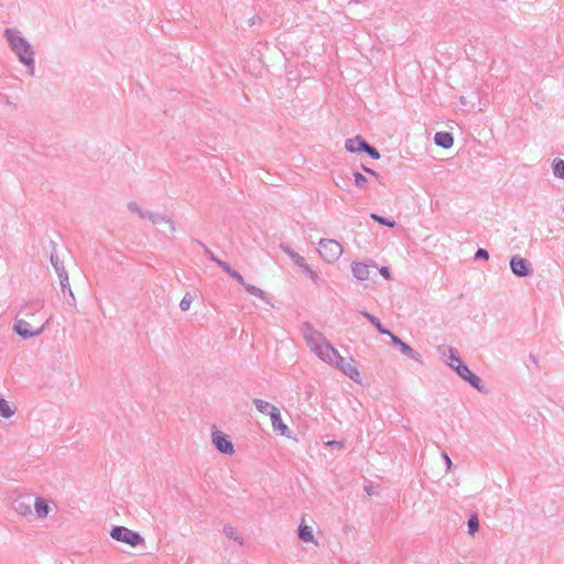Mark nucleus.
<instances>
[{
  "label": "nucleus",
  "instance_id": "28",
  "mask_svg": "<svg viewBox=\"0 0 564 564\" xmlns=\"http://www.w3.org/2000/svg\"><path fill=\"white\" fill-rule=\"evenodd\" d=\"M352 176H354L355 185L358 188H362L364 189V188L368 187V180H367V177L364 174H361L360 172H354Z\"/></svg>",
  "mask_w": 564,
  "mask_h": 564
},
{
  "label": "nucleus",
  "instance_id": "31",
  "mask_svg": "<svg viewBox=\"0 0 564 564\" xmlns=\"http://www.w3.org/2000/svg\"><path fill=\"white\" fill-rule=\"evenodd\" d=\"M370 217L375 221L379 223L380 225H383V226H387V227H390V228H393L397 225L394 220L386 218V217H382V216L377 215V214H371Z\"/></svg>",
  "mask_w": 564,
  "mask_h": 564
},
{
  "label": "nucleus",
  "instance_id": "9",
  "mask_svg": "<svg viewBox=\"0 0 564 564\" xmlns=\"http://www.w3.org/2000/svg\"><path fill=\"white\" fill-rule=\"evenodd\" d=\"M454 370L462 379L467 381L473 388L482 392L484 387L481 384V379L475 373H473L464 362H458Z\"/></svg>",
  "mask_w": 564,
  "mask_h": 564
},
{
  "label": "nucleus",
  "instance_id": "18",
  "mask_svg": "<svg viewBox=\"0 0 564 564\" xmlns=\"http://www.w3.org/2000/svg\"><path fill=\"white\" fill-rule=\"evenodd\" d=\"M280 249L285 253L288 254L293 261L294 263L297 265V267H304V263H305V259L304 257L300 256L299 253H296L291 247H289L288 245H284V243H281L280 245Z\"/></svg>",
  "mask_w": 564,
  "mask_h": 564
},
{
  "label": "nucleus",
  "instance_id": "29",
  "mask_svg": "<svg viewBox=\"0 0 564 564\" xmlns=\"http://www.w3.org/2000/svg\"><path fill=\"white\" fill-rule=\"evenodd\" d=\"M467 527H468V533L470 535H474L476 532H478V530H479V520H478L477 514H473V516L469 517L468 522H467Z\"/></svg>",
  "mask_w": 564,
  "mask_h": 564
},
{
  "label": "nucleus",
  "instance_id": "13",
  "mask_svg": "<svg viewBox=\"0 0 564 564\" xmlns=\"http://www.w3.org/2000/svg\"><path fill=\"white\" fill-rule=\"evenodd\" d=\"M270 419H271L272 427L275 432H279L281 435L289 434L290 430H289L288 425L283 423L279 409H272Z\"/></svg>",
  "mask_w": 564,
  "mask_h": 564
},
{
  "label": "nucleus",
  "instance_id": "21",
  "mask_svg": "<svg viewBox=\"0 0 564 564\" xmlns=\"http://www.w3.org/2000/svg\"><path fill=\"white\" fill-rule=\"evenodd\" d=\"M17 408L11 405L4 398H0V416L10 419L15 414Z\"/></svg>",
  "mask_w": 564,
  "mask_h": 564
},
{
  "label": "nucleus",
  "instance_id": "17",
  "mask_svg": "<svg viewBox=\"0 0 564 564\" xmlns=\"http://www.w3.org/2000/svg\"><path fill=\"white\" fill-rule=\"evenodd\" d=\"M368 144L361 137L357 135L345 141V148L347 151L351 153L364 151L365 148L362 145Z\"/></svg>",
  "mask_w": 564,
  "mask_h": 564
},
{
  "label": "nucleus",
  "instance_id": "30",
  "mask_svg": "<svg viewBox=\"0 0 564 564\" xmlns=\"http://www.w3.org/2000/svg\"><path fill=\"white\" fill-rule=\"evenodd\" d=\"M59 279V284H61V289L63 292H68L70 299L73 302H75V296H74V293L70 289V284H69V280H68V275H63L62 278H58Z\"/></svg>",
  "mask_w": 564,
  "mask_h": 564
},
{
  "label": "nucleus",
  "instance_id": "38",
  "mask_svg": "<svg viewBox=\"0 0 564 564\" xmlns=\"http://www.w3.org/2000/svg\"><path fill=\"white\" fill-rule=\"evenodd\" d=\"M204 253L208 257V259L217 264L218 259L207 247H204Z\"/></svg>",
  "mask_w": 564,
  "mask_h": 564
},
{
  "label": "nucleus",
  "instance_id": "3",
  "mask_svg": "<svg viewBox=\"0 0 564 564\" xmlns=\"http://www.w3.org/2000/svg\"><path fill=\"white\" fill-rule=\"evenodd\" d=\"M127 207L129 212L137 214L140 218H148L152 224L156 226H166L170 232L175 230L174 224L171 219L160 214L144 212L135 202L128 203Z\"/></svg>",
  "mask_w": 564,
  "mask_h": 564
},
{
  "label": "nucleus",
  "instance_id": "16",
  "mask_svg": "<svg viewBox=\"0 0 564 564\" xmlns=\"http://www.w3.org/2000/svg\"><path fill=\"white\" fill-rule=\"evenodd\" d=\"M434 142L436 145L443 148V149H449L453 147L454 138L452 133L449 132H436L434 135Z\"/></svg>",
  "mask_w": 564,
  "mask_h": 564
},
{
  "label": "nucleus",
  "instance_id": "44",
  "mask_svg": "<svg viewBox=\"0 0 564 564\" xmlns=\"http://www.w3.org/2000/svg\"><path fill=\"white\" fill-rule=\"evenodd\" d=\"M362 314V316H365L371 324L375 323L376 321V316L368 313L367 311H361L360 312Z\"/></svg>",
  "mask_w": 564,
  "mask_h": 564
},
{
  "label": "nucleus",
  "instance_id": "33",
  "mask_svg": "<svg viewBox=\"0 0 564 564\" xmlns=\"http://www.w3.org/2000/svg\"><path fill=\"white\" fill-rule=\"evenodd\" d=\"M362 147L365 148L364 152L368 153L369 156H371L372 159L378 160L380 158V153L378 152V150L371 147L369 143Z\"/></svg>",
  "mask_w": 564,
  "mask_h": 564
},
{
  "label": "nucleus",
  "instance_id": "41",
  "mask_svg": "<svg viewBox=\"0 0 564 564\" xmlns=\"http://www.w3.org/2000/svg\"><path fill=\"white\" fill-rule=\"evenodd\" d=\"M379 273H380V274H381L386 280H390V279H391L389 268H387V267H381V268L379 269Z\"/></svg>",
  "mask_w": 564,
  "mask_h": 564
},
{
  "label": "nucleus",
  "instance_id": "11",
  "mask_svg": "<svg viewBox=\"0 0 564 564\" xmlns=\"http://www.w3.org/2000/svg\"><path fill=\"white\" fill-rule=\"evenodd\" d=\"M43 307V301L40 299L31 300L24 303L17 316L23 317V318H31L34 317L37 312H40Z\"/></svg>",
  "mask_w": 564,
  "mask_h": 564
},
{
  "label": "nucleus",
  "instance_id": "1",
  "mask_svg": "<svg viewBox=\"0 0 564 564\" xmlns=\"http://www.w3.org/2000/svg\"><path fill=\"white\" fill-rule=\"evenodd\" d=\"M301 333L311 351L315 354L322 361L333 365L338 357V350L332 346L326 337L313 327L310 322L301 325Z\"/></svg>",
  "mask_w": 564,
  "mask_h": 564
},
{
  "label": "nucleus",
  "instance_id": "36",
  "mask_svg": "<svg viewBox=\"0 0 564 564\" xmlns=\"http://www.w3.org/2000/svg\"><path fill=\"white\" fill-rule=\"evenodd\" d=\"M372 325L377 328V330L380 334H384V335L390 336L391 332L389 329L384 328L377 317H376L375 323H372Z\"/></svg>",
  "mask_w": 564,
  "mask_h": 564
},
{
  "label": "nucleus",
  "instance_id": "2",
  "mask_svg": "<svg viewBox=\"0 0 564 564\" xmlns=\"http://www.w3.org/2000/svg\"><path fill=\"white\" fill-rule=\"evenodd\" d=\"M4 37L7 39L11 51L15 54L19 62L26 68L29 76L35 75V52L29 41L22 36L17 29H6Z\"/></svg>",
  "mask_w": 564,
  "mask_h": 564
},
{
  "label": "nucleus",
  "instance_id": "6",
  "mask_svg": "<svg viewBox=\"0 0 564 564\" xmlns=\"http://www.w3.org/2000/svg\"><path fill=\"white\" fill-rule=\"evenodd\" d=\"M110 536L113 540L127 543L130 546H137L144 541L139 533L121 525H115L110 531Z\"/></svg>",
  "mask_w": 564,
  "mask_h": 564
},
{
  "label": "nucleus",
  "instance_id": "12",
  "mask_svg": "<svg viewBox=\"0 0 564 564\" xmlns=\"http://www.w3.org/2000/svg\"><path fill=\"white\" fill-rule=\"evenodd\" d=\"M391 341L400 348L402 354L408 356L411 359L420 360L421 355L415 351L411 346H409L406 343L402 341L398 336H395L393 333L390 334Z\"/></svg>",
  "mask_w": 564,
  "mask_h": 564
},
{
  "label": "nucleus",
  "instance_id": "5",
  "mask_svg": "<svg viewBox=\"0 0 564 564\" xmlns=\"http://www.w3.org/2000/svg\"><path fill=\"white\" fill-rule=\"evenodd\" d=\"M44 327L45 324H42L41 326H34L25 318L15 316L12 329L23 339H30L41 335L44 330Z\"/></svg>",
  "mask_w": 564,
  "mask_h": 564
},
{
  "label": "nucleus",
  "instance_id": "46",
  "mask_svg": "<svg viewBox=\"0 0 564 564\" xmlns=\"http://www.w3.org/2000/svg\"><path fill=\"white\" fill-rule=\"evenodd\" d=\"M364 170H365L367 173H369V174H371V175H373V176H376V177H378V176H379V175H378V173H376V172H375L373 170H371V169H368V167L364 166Z\"/></svg>",
  "mask_w": 564,
  "mask_h": 564
},
{
  "label": "nucleus",
  "instance_id": "32",
  "mask_svg": "<svg viewBox=\"0 0 564 564\" xmlns=\"http://www.w3.org/2000/svg\"><path fill=\"white\" fill-rule=\"evenodd\" d=\"M193 302V296L191 295V293H186L183 299L181 300L180 302V308L183 311V312H186L189 310L191 307V304Z\"/></svg>",
  "mask_w": 564,
  "mask_h": 564
},
{
  "label": "nucleus",
  "instance_id": "27",
  "mask_svg": "<svg viewBox=\"0 0 564 564\" xmlns=\"http://www.w3.org/2000/svg\"><path fill=\"white\" fill-rule=\"evenodd\" d=\"M447 351H448V360L446 361V364L451 368L455 369L456 365H458V362H463V361L460 360L459 356L457 355L456 350L453 347H448Z\"/></svg>",
  "mask_w": 564,
  "mask_h": 564
},
{
  "label": "nucleus",
  "instance_id": "7",
  "mask_svg": "<svg viewBox=\"0 0 564 564\" xmlns=\"http://www.w3.org/2000/svg\"><path fill=\"white\" fill-rule=\"evenodd\" d=\"M332 366L339 369L343 373H345L355 382H360V373L356 368L355 360L352 358L346 359L343 356H340V354H338L336 361H334Z\"/></svg>",
  "mask_w": 564,
  "mask_h": 564
},
{
  "label": "nucleus",
  "instance_id": "45",
  "mask_svg": "<svg viewBox=\"0 0 564 564\" xmlns=\"http://www.w3.org/2000/svg\"><path fill=\"white\" fill-rule=\"evenodd\" d=\"M327 444L330 445V446L343 447V443L341 442H337V441H332V442H328Z\"/></svg>",
  "mask_w": 564,
  "mask_h": 564
},
{
  "label": "nucleus",
  "instance_id": "4",
  "mask_svg": "<svg viewBox=\"0 0 564 564\" xmlns=\"http://www.w3.org/2000/svg\"><path fill=\"white\" fill-rule=\"evenodd\" d=\"M318 252L325 261L332 263L340 258L343 254V247L334 239L323 238L318 242Z\"/></svg>",
  "mask_w": 564,
  "mask_h": 564
},
{
  "label": "nucleus",
  "instance_id": "15",
  "mask_svg": "<svg viewBox=\"0 0 564 564\" xmlns=\"http://www.w3.org/2000/svg\"><path fill=\"white\" fill-rule=\"evenodd\" d=\"M223 533L225 536L229 540H232L234 542L238 543L239 545H242L245 540L240 531L234 527L232 524H225L223 528Z\"/></svg>",
  "mask_w": 564,
  "mask_h": 564
},
{
  "label": "nucleus",
  "instance_id": "23",
  "mask_svg": "<svg viewBox=\"0 0 564 564\" xmlns=\"http://www.w3.org/2000/svg\"><path fill=\"white\" fill-rule=\"evenodd\" d=\"M299 538L306 543H315V538L311 527L301 524L299 528Z\"/></svg>",
  "mask_w": 564,
  "mask_h": 564
},
{
  "label": "nucleus",
  "instance_id": "34",
  "mask_svg": "<svg viewBox=\"0 0 564 564\" xmlns=\"http://www.w3.org/2000/svg\"><path fill=\"white\" fill-rule=\"evenodd\" d=\"M301 269L307 274V276L313 280L314 282H316V280L318 279V274L312 270L307 264L306 262L304 263V267H301Z\"/></svg>",
  "mask_w": 564,
  "mask_h": 564
},
{
  "label": "nucleus",
  "instance_id": "40",
  "mask_svg": "<svg viewBox=\"0 0 564 564\" xmlns=\"http://www.w3.org/2000/svg\"><path fill=\"white\" fill-rule=\"evenodd\" d=\"M217 265H218V267H220V268H221L226 273H228V274H230V272L234 270V269H231V268L229 267V264H228V263H226V262H224V261H221V260L217 261Z\"/></svg>",
  "mask_w": 564,
  "mask_h": 564
},
{
  "label": "nucleus",
  "instance_id": "35",
  "mask_svg": "<svg viewBox=\"0 0 564 564\" xmlns=\"http://www.w3.org/2000/svg\"><path fill=\"white\" fill-rule=\"evenodd\" d=\"M475 259L476 260H488L489 253L486 249L479 248L475 253Z\"/></svg>",
  "mask_w": 564,
  "mask_h": 564
},
{
  "label": "nucleus",
  "instance_id": "25",
  "mask_svg": "<svg viewBox=\"0 0 564 564\" xmlns=\"http://www.w3.org/2000/svg\"><path fill=\"white\" fill-rule=\"evenodd\" d=\"M253 404L256 405V409L262 413V414H268L269 416L271 415L272 413V409H278L276 406L272 405L271 403L264 401V400H261V399H254L253 400Z\"/></svg>",
  "mask_w": 564,
  "mask_h": 564
},
{
  "label": "nucleus",
  "instance_id": "42",
  "mask_svg": "<svg viewBox=\"0 0 564 564\" xmlns=\"http://www.w3.org/2000/svg\"><path fill=\"white\" fill-rule=\"evenodd\" d=\"M0 99H1V101H2L4 105H7V106H9V107H11V108H14V107H15V106L13 105V102H11L10 98H9L7 95L0 94Z\"/></svg>",
  "mask_w": 564,
  "mask_h": 564
},
{
  "label": "nucleus",
  "instance_id": "47",
  "mask_svg": "<svg viewBox=\"0 0 564 564\" xmlns=\"http://www.w3.org/2000/svg\"><path fill=\"white\" fill-rule=\"evenodd\" d=\"M530 357H531V361L536 362V359H535V357L533 355H531Z\"/></svg>",
  "mask_w": 564,
  "mask_h": 564
},
{
  "label": "nucleus",
  "instance_id": "39",
  "mask_svg": "<svg viewBox=\"0 0 564 564\" xmlns=\"http://www.w3.org/2000/svg\"><path fill=\"white\" fill-rule=\"evenodd\" d=\"M441 456H442L443 460L446 464V469L451 470V468L453 466V463H452V459L449 458L448 454L443 452Z\"/></svg>",
  "mask_w": 564,
  "mask_h": 564
},
{
  "label": "nucleus",
  "instance_id": "20",
  "mask_svg": "<svg viewBox=\"0 0 564 564\" xmlns=\"http://www.w3.org/2000/svg\"><path fill=\"white\" fill-rule=\"evenodd\" d=\"M13 509L22 516H26L31 513V502L30 498L28 501L23 498L15 499L13 502Z\"/></svg>",
  "mask_w": 564,
  "mask_h": 564
},
{
  "label": "nucleus",
  "instance_id": "26",
  "mask_svg": "<svg viewBox=\"0 0 564 564\" xmlns=\"http://www.w3.org/2000/svg\"><path fill=\"white\" fill-rule=\"evenodd\" d=\"M552 170L554 176L564 180V161L561 159H555L552 163Z\"/></svg>",
  "mask_w": 564,
  "mask_h": 564
},
{
  "label": "nucleus",
  "instance_id": "8",
  "mask_svg": "<svg viewBox=\"0 0 564 564\" xmlns=\"http://www.w3.org/2000/svg\"><path fill=\"white\" fill-rule=\"evenodd\" d=\"M510 269L519 278H525L533 273L531 263L520 256H513L510 259Z\"/></svg>",
  "mask_w": 564,
  "mask_h": 564
},
{
  "label": "nucleus",
  "instance_id": "10",
  "mask_svg": "<svg viewBox=\"0 0 564 564\" xmlns=\"http://www.w3.org/2000/svg\"><path fill=\"white\" fill-rule=\"evenodd\" d=\"M212 437H213V444L216 446V448L220 453L227 454V455L234 454V452H235L234 445L227 435H225L220 431H215V432H213Z\"/></svg>",
  "mask_w": 564,
  "mask_h": 564
},
{
  "label": "nucleus",
  "instance_id": "37",
  "mask_svg": "<svg viewBox=\"0 0 564 564\" xmlns=\"http://www.w3.org/2000/svg\"><path fill=\"white\" fill-rule=\"evenodd\" d=\"M234 280H236L239 284L245 285L246 281L243 276L236 270H232L229 274Z\"/></svg>",
  "mask_w": 564,
  "mask_h": 564
},
{
  "label": "nucleus",
  "instance_id": "19",
  "mask_svg": "<svg viewBox=\"0 0 564 564\" xmlns=\"http://www.w3.org/2000/svg\"><path fill=\"white\" fill-rule=\"evenodd\" d=\"M33 506L39 518H45L50 512L48 502L43 498H35Z\"/></svg>",
  "mask_w": 564,
  "mask_h": 564
},
{
  "label": "nucleus",
  "instance_id": "48",
  "mask_svg": "<svg viewBox=\"0 0 564 564\" xmlns=\"http://www.w3.org/2000/svg\"><path fill=\"white\" fill-rule=\"evenodd\" d=\"M457 564H463V563H457Z\"/></svg>",
  "mask_w": 564,
  "mask_h": 564
},
{
  "label": "nucleus",
  "instance_id": "14",
  "mask_svg": "<svg viewBox=\"0 0 564 564\" xmlns=\"http://www.w3.org/2000/svg\"><path fill=\"white\" fill-rule=\"evenodd\" d=\"M351 272L358 281H366L370 278V267L362 262H352Z\"/></svg>",
  "mask_w": 564,
  "mask_h": 564
},
{
  "label": "nucleus",
  "instance_id": "24",
  "mask_svg": "<svg viewBox=\"0 0 564 564\" xmlns=\"http://www.w3.org/2000/svg\"><path fill=\"white\" fill-rule=\"evenodd\" d=\"M245 290L250 293L253 296H257L258 299L262 300L265 303H270L269 297L267 296L265 292L261 289L257 288L256 285L246 283L243 285Z\"/></svg>",
  "mask_w": 564,
  "mask_h": 564
},
{
  "label": "nucleus",
  "instance_id": "22",
  "mask_svg": "<svg viewBox=\"0 0 564 564\" xmlns=\"http://www.w3.org/2000/svg\"><path fill=\"white\" fill-rule=\"evenodd\" d=\"M50 260L58 278H62L63 275H68L67 271L65 270L63 261L59 260L57 254L52 252Z\"/></svg>",
  "mask_w": 564,
  "mask_h": 564
},
{
  "label": "nucleus",
  "instance_id": "43",
  "mask_svg": "<svg viewBox=\"0 0 564 564\" xmlns=\"http://www.w3.org/2000/svg\"><path fill=\"white\" fill-rule=\"evenodd\" d=\"M362 314V316H365L371 324L375 323L376 321V316L368 313L367 311H361L360 312Z\"/></svg>",
  "mask_w": 564,
  "mask_h": 564
}]
</instances>
